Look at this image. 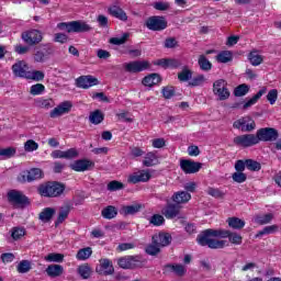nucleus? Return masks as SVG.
Here are the masks:
<instances>
[{"label": "nucleus", "instance_id": "5701e85b", "mask_svg": "<svg viewBox=\"0 0 281 281\" xmlns=\"http://www.w3.org/2000/svg\"><path fill=\"white\" fill-rule=\"evenodd\" d=\"M12 71H13L14 76H16L18 78H27V76L30 74V72H27V64H25V61H23V60L15 63L12 66Z\"/></svg>", "mask_w": 281, "mask_h": 281}, {"label": "nucleus", "instance_id": "ea45409f", "mask_svg": "<svg viewBox=\"0 0 281 281\" xmlns=\"http://www.w3.org/2000/svg\"><path fill=\"white\" fill-rule=\"evenodd\" d=\"M198 65L202 71H211L212 70V64L209 61L207 57L205 55H200L198 59Z\"/></svg>", "mask_w": 281, "mask_h": 281}, {"label": "nucleus", "instance_id": "0e129e2a", "mask_svg": "<svg viewBox=\"0 0 281 281\" xmlns=\"http://www.w3.org/2000/svg\"><path fill=\"white\" fill-rule=\"evenodd\" d=\"M45 92V86L43 83H36L31 87L30 93L31 95H41V93Z\"/></svg>", "mask_w": 281, "mask_h": 281}, {"label": "nucleus", "instance_id": "412c9836", "mask_svg": "<svg viewBox=\"0 0 281 281\" xmlns=\"http://www.w3.org/2000/svg\"><path fill=\"white\" fill-rule=\"evenodd\" d=\"M180 212H181V206H179V204L169 203L165 207L162 214L166 218L172 220V218H177V216H179Z\"/></svg>", "mask_w": 281, "mask_h": 281}, {"label": "nucleus", "instance_id": "774afa93", "mask_svg": "<svg viewBox=\"0 0 281 281\" xmlns=\"http://www.w3.org/2000/svg\"><path fill=\"white\" fill-rule=\"evenodd\" d=\"M161 93L164 98H166V100H170V98L175 95V87L172 86L164 87L161 90Z\"/></svg>", "mask_w": 281, "mask_h": 281}, {"label": "nucleus", "instance_id": "b1692460", "mask_svg": "<svg viewBox=\"0 0 281 281\" xmlns=\"http://www.w3.org/2000/svg\"><path fill=\"white\" fill-rule=\"evenodd\" d=\"M108 12L111 16H114V19H119V21H123V23H126L128 21V15L126 14V11L117 5H112L108 9Z\"/></svg>", "mask_w": 281, "mask_h": 281}, {"label": "nucleus", "instance_id": "6ab92c4d", "mask_svg": "<svg viewBox=\"0 0 281 281\" xmlns=\"http://www.w3.org/2000/svg\"><path fill=\"white\" fill-rule=\"evenodd\" d=\"M191 199L192 194L188 191H177L171 196V201L177 205H186V203H189Z\"/></svg>", "mask_w": 281, "mask_h": 281}, {"label": "nucleus", "instance_id": "8fccbe9b", "mask_svg": "<svg viewBox=\"0 0 281 281\" xmlns=\"http://www.w3.org/2000/svg\"><path fill=\"white\" fill-rule=\"evenodd\" d=\"M232 52L229 50H223L216 56L217 63H232Z\"/></svg>", "mask_w": 281, "mask_h": 281}, {"label": "nucleus", "instance_id": "37998d69", "mask_svg": "<svg viewBox=\"0 0 281 281\" xmlns=\"http://www.w3.org/2000/svg\"><path fill=\"white\" fill-rule=\"evenodd\" d=\"M227 223L232 229H243V227H245V221L238 217H231L227 220Z\"/></svg>", "mask_w": 281, "mask_h": 281}, {"label": "nucleus", "instance_id": "f8f14e48", "mask_svg": "<svg viewBox=\"0 0 281 281\" xmlns=\"http://www.w3.org/2000/svg\"><path fill=\"white\" fill-rule=\"evenodd\" d=\"M22 40L27 45H38V43L43 41V33H41L38 30H31L22 33Z\"/></svg>", "mask_w": 281, "mask_h": 281}, {"label": "nucleus", "instance_id": "a19ab883", "mask_svg": "<svg viewBox=\"0 0 281 281\" xmlns=\"http://www.w3.org/2000/svg\"><path fill=\"white\" fill-rule=\"evenodd\" d=\"M279 227L278 225H270L262 228V231H259L256 234V238H262V236H267L269 234H276L278 232Z\"/></svg>", "mask_w": 281, "mask_h": 281}, {"label": "nucleus", "instance_id": "79ce46f5", "mask_svg": "<svg viewBox=\"0 0 281 281\" xmlns=\"http://www.w3.org/2000/svg\"><path fill=\"white\" fill-rule=\"evenodd\" d=\"M101 216L111 221V218H115V216H117V210H115V206L110 205L102 210Z\"/></svg>", "mask_w": 281, "mask_h": 281}, {"label": "nucleus", "instance_id": "bf43d9fd", "mask_svg": "<svg viewBox=\"0 0 281 281\" xmlns=\"http://www.w3.org/2000/svg\"><path fill=\"white\" fill-rule=\"evenodd\" d=\"M32 269V263L27 260H22L18 265V272L19 273H27Z\"/></svg>", "mask_w": 281, "mask_h": 281}, {"label": "nucleus", "instance_id": "2f4dec72", "mask_svg": "<svg viewBox=\"0 0 281 281\" xmlns=\"http://www.w3.org/2000/svg\"><path fill=\"white\" fill-rule=\"evenodd\" d=\"M35 106H37V109H45L47 111L49 109H54L56 103L52 99L40 98L35 100Z\"/></svg>", "mask_w": 281, "mask_h": 281}, {"label": "nucleus", "instance_id": "4be33fe9", "mask_svg": "<svg viewBox=\"0 0 281 281\" xmlns=\"http://www.w3.org/2000/svg\"><path fill=\"white\" fill-rule=\"evenodd\" d=\"M38 179H43V170L38 168H33L22 176V181H27V183H32V181H36Z\"/></svg>", "mask_w": 281, "mask_h": 281}, {"label": "nucleus", "instance_id": "7c9ffc66", "mask_svg": "<svg viewBox=\"0 0 281 281\" xmlns=\"http://www.w3.org/2000/svg\"><path fill=\"white\" fill-rule=\"evenodd\" d=\"M248 60L252 65V67H258L262 65L265 57L258 54V50H252L248 54Z\"/></svg>", "mask_w": 281, "mask_h": 281}, {"label": "nucleus", "instance_id": "58836bf2", "mask_svg": "<svg viewBox=\"0 0 281 281\" xmlns=\"http://www.w3.org/2000/svg\"><path fill=\"white\" fill-rule=\"evenodd\" d=\"M89 121L91 122V124H102V122H104V114L102 113V111L95 110L90 113Z\"/></svg>", "mask_w": 281, "mask_h": 281}, {"label": "nucleus", "instance_id": "680f3d73", "mask_svg": "<svg viewBox=\"0 0 281 281\" xmlns=\"http://www.w3.org/2000/svg\"><path fill=\"white\" fill-rule=\"evenodd\" d=\"M109 192H117V190H124V183L114 180L108 184Z\"/></svg>", "mask_w": 281, "mask_h": 281}, {"label": "nucleus", "instance_id": "423d86ee", "mask_svg": "<svg viewBox=\"0 0 281 281\" xmlns=\"http://www.w3.org/2000/svg\"><path fill=\"white\" fill-rule=\"evenodd\" d=\"M117 265L121 269H137L142 267V257L124 256L117 259Z\"/></svg>", "mask_w": 281, "mask_h": 281}, {"label": "nucleus", "instance_id": "1a4fd4ad", "mask_svg": "<svg viewBox=\"0 0 281 281\" xmlns=\"http://www.w3.org/2000/svg\"><path fill=\"white\" fill-rule=\"evenodd\" d=\"M258 144L260 142H276L279 137L278 130L273 127H263L257 131Z\"/></svg>", "mask_w": 281, "mask_h": 281}, {"label": "nucleus", "instance_id": "dca6fc26", "mask_svg": "<svg viewBox=\"0 0 281 281\" xmlns=\"http://www.w3.org/2000/svg\"><path fill=\"white\" fill-rule=\"evenodd\" d=\"M8 199L10 203H14L15 205H29L30 199L25 196L23 193L16 190H11L8 192Z\"/></svg>", "mask_w": 281, "mask_h": 281}, {"label": "nucleus", "instance_id": "aec40b11", "mask_svg": "<svg viewBox=\"0 0 281 281\" xmlns=\"http://www.w3.org/2000/svg\"><path fill=\"white\" fill-rule=\"evenodd\" d=\"M54 54V48L50 46H44L43 48L36 50L34 54V60L35 63H45L49 56Z\"/></svg>", "mask_w": 281, "mask_h": 281}, {"label": "nucleus", "instance_id": "e433bc0d", "mask_svg": "<svg viewBox=\"0 0 281 281\" xmlns=\"http://www.w3.org/2000/svg\"><path fill=\"white\" fill-rule=\"evenodd\" d=\"M273 221V214L268 213L265 215H255L254 222L257 223V225H269Z\"/></svg>", "mask_w": 281, "mask_h": 281}, {"label": "nucleus", "instance_id": "f03ea898", "mask_svg": "<svg viewBox=\"0 0 281 281\" xmlns=\"http://www.w3.org/2000/svg\"><path fill=\"white\" fill-rule=\"evenodd\" d=\"M59 30H66L68 34H71L72 32L76 34H82L85 32H91L93 27H91L87 22L85 21H71V22H61L57 25Z\"/></svg>", "mask_w": 281, "mask_h": 281}, {"label": "nucleus", "instance_id": "4d7b16f0", "mask_svg": "<svg viewBox=\"0 0 281 281\" xmlns=\"http://www.w3.org/2000/svg\"><path fill=\"white\" fill-rule=\"evenodd\" d=\"M246 168L247 170H251L252 172H258L262 166L260 162L254 160V159H246Z\"/></svg>", "mask_w": 281, "mask_h": 281}, {"label": "nucleus", "instance_id": "a878e982", "mask_svg": "<svg viewBox=\"0 0 281 281\" xmlns=\"http://www.w3.org/2000/svg\"><path fill=\"white\" fill-rule=\"evenodd\" d=\"M165 269H168V271H171L178 278H183L188 273V268L181 263H168L165 266Z\"/></svg>", "mask_w": 281, "mask_h": 281}, {"label": "nucleus", "instance_id": "bb28decb", "mask_svg": "<svg viewBox=\"0 0 281 281\" xmlns=\"http://www.w3.org/2000/svg\"><path fill=\"white\" fill-rule=\"evenodd\" d=\"M70 212L71 206L69 204L60 206L57 220L55 221V227H58V225H63V223H65V221H67V218L69 217Z\"/></svg>", "mask_w": 281, "mask_h": 281}, {"label": "nucleus", "instance_id": "864d4df0", "mask_svg": "<svg viewBox=\"0 0 281 281\" xmlns=\"http://www.w3.org/2000/svg\"><path fill=\"white\" fill-rule=\"evenodd\" d=\"M16 155V148L14 147H7L0 149V157H3L4 159H12Z\"/></svg>", "mask_w": 281, "mask_h": 281}, {"label": "nucleus", "instance_id": "6e6d98bb", "mask_svg": "<svg viewBox=\"0 0 281 281\" xmlns=\"http://www.w3.org/2000/svg\"><path fill=\"white\" fill-rule=\"evenodd\" d=\"M26 78L30 80H35L36 82H41V80L45 79V72L41 70H33L32 72H29Z\"/></svg>", "mask_w": 281, "mask_h": 281}, {"label": "nucleus", "instance_id": "a18cd8bd", "mask_svg": "<svg viewBox=\"0 0 281 281\" xmlns=\"http://www.w3.org/2000/svg\"><path fill=\"white\" fill-rule=\"evenodd\" d=\"M46 262H63L65 260V255L58 252H50L44 257Z\"/></svg>", "mask_w": 281, "mask_h": 281}, {"label": "nucleus", "instance_id": "39448f33", "mask_svg": "<svg viewBox=\"0 0 281 281\" xmlns=\"http://www.w3.org/2000/svg\"><path fill=\"white\" fill-rule=\"evenodd\" d=\"M153 172H155V170L150 169L133 172L127 177V183H133L134 186L137 183H148V180L153 179Z\"/></svg>", "mask_w": 281, "mask_h": 281}, {"label": "nucleus", "instance_id": "9b49d317", "mask_svg": "<svg viewBox=\"0 0 281 281\" xmlns=\"http://www.w3.org/2000/svg\"><path fill=\"white\" fill-rule=\"evenodd\" d=\"M233 126L241 133H251V131H256V121H252L250 116H244L235 121Z\"/></svg>", "mask_w": 281, "mask_h": 281}, {"label": "nucleus", "instance_id": "052dcab7", "mask_svg": "<svg viewBox=\"0 0 281 281\" xmlns=\"http://www.w3.org/2000/svg\"><path fill=\"white\" fill-rule=\"evenodd\" d=\"M205 82V76L198 75L189 81V87H201Z\"/></svg>", "mask_w": 281, "mask_h": 281}, {"label": "nucleus", "instance_id": "0eeeda50", "mask_svg": "<svg viewBox=\"0 0 281 281\" xmlns=\"http://www.w3.org/2000/svg\"><path fill=\"white\" fill-rule=\"evenodd\" d=\"M213 93L217 95L218 100H228L229 99V89H227V81L224 79H218L213 83Z\"/></svg>", "mask_w": 281, "mask_h": 281}, {"label": "nucleus", "instance_id": "09e8293b", "mask_svg": "<svg viewBox=\"0 0 281 281\" xmlns=\"http://www.w3.org/2000/svg\"><path fill=\"white\" fill-rule=\"evenodd\" d=\"M206 194L210 196H213V199H224L225 198V191L216 188L209 187L206 190Z\"/></svg>", "mask_w": 281, "mask_h": 281}, {"label": "nucleus", "instance_id": "de8ad7c7", "mask_svg": "<svg viewBox=\"0 0 281 281\" xmlns=\"http://www.w3.org/2000/svg\"><path fill=\"white\" fill-rule=\"evenodd\" d=\"M247 93H249V86L246 83L239 85L234 90L235 98H243V95H247Z\"/></svg>", "mask_w": 281, "mask_h": 281}, {"label": "nucleus", "instance_id": "c756f323", "mask_svg": "<svg viewBox=\"0 0 281 281\" xmlns=\"http://www.w3.org/2000/svg\"><path fill=\"white\" fill-rule=\"evenodd\" d=\"M144 87H155L161 82V77L158 74H151L143 79Z\"/></svg>", "mask_w": 281, "mask_h": 281}, {"label": "nucleus", "instance_id": "7ed1b4c3", "mask_svg": "<svg viewBox=\"0 0 281 281\" xmlns=\"http://www.w3.org/2000/svg\"><path fill=\"white\" fill-rule=\"evenodd\" d=\"M65 192V186L58 183V182H47L44 184H41L38 188V193L41 196L46 198H56L60 196Z\"/></svg>", "mask_w": 281, "mask_h": 281}, {"label": "nucleus", "instance_id": "49530a36", "mask_svg": "<svg viewBox=\"0 0 281 281\" xmlns=\"http://www.w3.org/2000/svg\"><path fill=\"white\" fill-rule=\"evenodd\" d=\"M178 80L180 82H188V80H192V70L188 67H184L182 71L178 74Z\"/></svg>", "mask_w": 281, "mask_h": 281}, {"label": "nucleus", "instance_id": "ddd939ff", "mask_svg": "<svg viewBox=\"0 0 281 281\" xmlns=\"http://www.w3.org/2000/svg\"><path fill=\"white\" fill-rule=\"evenodd\" d=\"M202 166L203 165L201 162H196L194 160H180V168L186 175H195V172H199V170H201Z\"/></svg>", "mask_w": 281, "mask_h": 281}, {"label": "nucleus", "instance_id": "c85d7f7f", "mask_svg": "<svg viewBox=\"0 0 281 281\" xmlns=\"http://www.w3.org/2000/svg\"><path fill=\"white\" fill-rule=\"evenodd\" d=\"M54 214H56V209L54 207H45L41 213H40V221L42 223H49L52 218H54Z\"/></svg>", "mask_w": 281, "mask_h": 281}, {"label": "nucleus", "instance_id": "6e6552de", "mask_svg": "<svg viewBox=\"0 0 281 281\" xmlns=\"http://www.w3.org/2000/svg\"><path fill=\"white\" fill-rule=\"evenodd\" d=\"M235 146H241L243 148H251V146H256L258 144V138L256 134H243L236 136L233 139Z\"/></svg>", "mask_w": 281, "mask_h": 281}, {"label": "nucleus", "instance_id": "4468645a", "mask_svg": "<svg viewBox=\"0 0 281 281\" xmlns=\"http://www.w3.org/2000/svg\"><path fill=\"white\" fill-rule=\"evenodd\" d=\"M95 85H99L98 78L91 75L80 76L76 79V87H78V89H91V87H95Z\"/></svg>", "mask_w": 281, "mask_h": 281}, {"label": "nucleus", "instance_id": "f3484780", "mask_svg": "<svg viewBox=\"0 0 281 281\" xmlns=\"http://www.w3.org/2000/svg\"><path fill=\"white\" fill-rule=\"evenodd\" d=\"M95 162L87 159H80L76 160L70 165L71 170H75L76 172H85L87 170H91V168H94Z\"/></svg>", "mask_w": 281, "mask_h": 281}, {"label": "nucleus", "instance_id": "c03bdc74", "mask_svg": "<svg viewBox=\"0 0 281 281\" xmlns=\"http://www.w3.org/2000/svg\"><path fill=\"white\" fill-rule=\"evenodd\" d=\"M91 254H93L91 247L82 248L78 250L76 258L77 260H89V258H91Z\"/></svg>", "mask_w": 281, "mask_h": 281}, {"label": "nucleus", "instance_id": "603ef678", "mask_svg": "<svg viewBox=\"0 0 281 281\" xmlns=\"http://www.w3.org/2000/svg\"><path fill=\"white\" fill-rule=\"evenodd\" d=\"M146 254H148V256H157L158 254L161 252V247L157 244H154L153 239H151V244H149L146 248H145Z\"/></svg>", "mask_w": 281, "mask_h": 281}, {"label": "nucleus", "instance_id": "338daca9", "mask_svg": "<svg viewBox=\"0 0 281 281\" xmlns=\"http://www.w3.org/2000/svg\"><path fill=\"white\" fill-rule=\"evenodd\" d=\"M232 179L236 183H245L247 181V175L243 173V171H237L233 173Z\"/></svg>", "mask_w": 281, "mask_h": 281}, {"label": "nucleus", "instance_id": "72a5a7b5", "mask_svg": "<svg viewBox=\"0 0 281 281\" xmlns=\"http://www.w3.org/2000/svg\"><path fill=\"white\" fill-rule=\"evenodd\" d=\"M266 93H267V88L260 89L258 93H256L251 99H249L246 103H244L243 109L247 110L254 106V104H256V102H258V100L261 99L262 95H265Z\"/></svg>", "mask_w": 281, "mask_h": 281}, {"label": "nucleus", "instance_id": "e2e57ef3", "mask_svg": "<svg viewBox=\"0 0 281 281\" xmlns=\"http://www.w3.org/2000/svg\"><path fill=\"white\" fill-rule=\"evenodd\" d=\"M24 150L26 153H34V150H38V143H35L34 139H29L24 143Z\"/></svg>", "mask_w": 281, "mask_h": 281}, {"label": "nucleus", "instance_id": "5fc2aeb1", "mask_svg": "<svg viewBox=\"0 0 281 281\" xmlns=\"http://www.w3.org/2000/svg\"><path fill=\"white\" fill-rule=\"evenodd\" d=\"M25 236V228L23 227H13L11 231V237L13 240H21Z\"/></svg>", "mask_w": 281, "mask_h": 281}, {"label": "nucleus", "instance_id": "2eb2a0df", "mask_svg": "<svg viewBox=\"0 0 281 281\" xmlns=\"http://www.w3.org/2000/svg\"><path fill=\"white\" fill-rule=\"evenodd\" d=\"M72 106L74 104H71V101H64L50 111L49 116L54 119L67 115Z\"/></svg>", "mask_w": 281, "mask_h": 281}, {"label": "nucleus", "instance_id": "393cba45", "mask_svg": "<svg viewBox=\"0 0 281 281\" xmlns=\"http://www.w3.org/2000/svg\"><path fill=\"white\" fill-rule=\"evenodd\" d=\"M98 273H103L104 276H113L115 273V268H113V262L110 259H101L100 260V270Z\"/></svg>", "mask_w": 281, "mask_h": 281}, {"label": "nucleus", "instance_id": "20e7f679", "mask_svg": "<svg viewBox=\"0 0 281 281\" xmlns=\"http://www.w3.org/2000/svg\"><path fill=\"white\" fill-rule=\"evenodd\" d=\"M145 26L151 32H162L168 27V21L164 16L153 15L145 21Z\"/></svg>", "mask_w": 281, "mask_h": 281}, {"label": "nucleus", "instance_id": "69168bd1", "mask_svg": "<svg viewBox=\"0 0 281 281\" xmlns=\"http://www.w3.org/2000/svg\"><path fill=\"white\" fill-rule=\"evenodd\" d=\"M149 222L151 225L159 227L160 225H164V223H166V220L164 218V215L155 214L150 217Z\"/></svg>", "mask_w": 281, "mask_h": 281}, {"label": "nucleus", "instance_id": "4c0bfd02", "mask_svg": "<svg viewBox=\"0 0 281 281\" xmlns=\"http://www.w3.org/2000/svg\"><path fill=\"white\" fill-rule=\"evenodd\" d=\"M222 232L226 233V236L224 238H228L229 243H232L233 245H241L243 244V236H240V234L232 233L226 229H222Z\"/></svg>", "mask_w": 281, "mask_h": 281}, {"label": "nucleus", "instance_id": "3c124183", "mask_svg": "<svg viewBox=\"0 0 281 281\" xmlns=\"http://www.w3.org/2000/svg\"><path fill=\"white\" fill-rule=\"evenodd\" d=\"M139 210H142V205L132 204V205L123 206L122 212L126 216H128V215L137 214V212H139Z\"/></svg>", "mask_w": 281, "mask_h": 281}, {"label": "nucleus", "instance_id": "9d476101", "mask_svg": "<svg viewBox=\"0 0 281 281\" xmlns=\"http://www.w3.org/2000/svg\"><path fill=\"white\" fill-rule=\"evenodd\" d=\"M123 67L128 74H140V71H146V69L150 68V63L146 60H134L125 63Z\"/></svg>", "mask_w": 281, "mask_h": 281}, {"label": "nucleus", "instance_id": "c9c22d12", "mask_svg": "<svg viewBox=\"0 0 281 281\" xmlns=\"http://www.w3.org/2000/svg\"><path fill=\"white\" fill-rule=\"evenodd\" d=\"M77 273L82 278V280H89L91 278V267L89 263H83L77 268Z\"/></svg>", "mask_w": 281, "mask_h": 281}, {"label": "nucleus", "instance_id": "f704fd0d", "mask_svg": "<svg viewBox=\"0 0 281 281\" xmlns=\"http://www.w3.org/2000/svg\"><path fill=\"white\" fill-rule=\"evenodd\" d=\"M158 164L159 160L157 159V155L153 151L147 153L143 160V166L146 168H151V166H157Z\"/></svg>", "mask_w": 281, "mask_h": 281}, {"label": "nucleus", "instance_id": "f257e3e1", "mask_svg": "<svg viewBox=\"0 0 281 281\" xmlns=\"http://www.w3.org/2000/svg\"><path fill=\"white\" fill-rule=\"evenodd\" d=\"M226 236L227 233L223 232V229L209 228L199 234L196 240L201 247H209V249H223L227 241L216 238H224Z\"/></svg>", "mask_w": 281, "mask_h": 281}, {"label": "nucleus", "instance_id": "13d9d810", "mask_svg": "<svg viewBox=\"0 0 281 281\" xmlns=\"http://www.w3.org/2000/svg\"><path fill=\"white\" fill-rule=\"evenodd\" d=\"M130 36H131V34L124 33L121 37L110 38V43H111V45H124V43H126V41H128Z\"/></svg>", "mask_w": 281, "mask_h": 281}, {"label": "nucleus", "instance_id": "a211bd4d", "mask_svg": "<svg viewBox=\"0 0 281 281\" xmlns=\"http://www.w3.org/2000/svg\"><path fill=\"white\" fill-rule=\"evenodd\" d=\"M154 245H158V247H168L170 243H172V236L169 233H158L153 237Z\"/></svg>", "mask_w": 281, "mask_h": 281}, {"label": "nucleus", "instance_id": "473e14b6", "mask_svg": "<svg viewBox=\"0 0 281 281\" xmlns=\"http://www.w3.org/2000/svg\"><path fill=\"white\" fill-rule=\"evenodd\" d=\"M266 93H267V88L260 89L258 93H256L251 99H249L246 103H244L243 109L247 110L254 106V104H256V102H258V100L261 99L262 95H265Z\"/></svg>", "mask_w": 281, "mask_h": 281}, {"label": "nucleus", "instance_id": "cd10ccee", "mask_svg": "<svg viewBox=\"0 0 281 281\" xmlns=\"http://www.w3.org/2000/svg\"><path fill=\"white\" fill-rule=\"evenodd\" d=\"M46 273L48 278H60L65 273V268L60 265H49L46 268Z\"/></svg>", "mask_w": 281, "mask_h": 281}]
</instances>
